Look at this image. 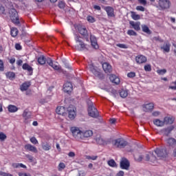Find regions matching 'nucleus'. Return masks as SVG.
Returning a JSON list of instances; mask_svg holds the SVG:
<instances>
[{"instance_id":"nucleus-31","label":"nucleus","mask_w":176,"mask_h":176,"mask_svg":"<svg viewBox=\"0 0 176 176\" xmlns=\"http://www.w3.org/2000/svg\"><path fill=\"white\" fill-rule=\"evenodd\" d=\"M167 144L169 146H175L176 145V140L175 138H170L166 140Z\"/></svg>"},{"instance_id":"nucleus-17","label":"nucleus","mask_w":176,"mask_h":176,"mask_svg":"<svg viewBox=\"0 0 176 176\" xmlns=\"http://www.w3.org/2000/svg\"><path fill=\"white\" fill-rule=\"evenodd\" d=\"M91 45L94 49H98L100 46H98V43H97V38L96 36L91 35L90 36Z\"/></svg>"},{"instance_id":"nucleus-34","label":"nucleus","mask_w":176,"mask_h":176,"mask_svg":"<svg viewBox=\"0 0 176 176\" xmlns=\"http://www.w3.org/2000/svg\"><path fill=\"white\" fill-rule=\"evenodd\" d=\"M6 76L8 78V79H10V80H13L16 76V74L14 72H8L6 73Z\"/></svg>"},{"instance_id":"nucleus-37","label":"nucleus","mask_w":176,"mask_h":176,"mask_svg":"<svg viewBox=\"0 0 176 176\" xmlns=\"http://www.w3.org/2000/svg\"><path fill=\"white\" fill-rule=\"evenodd\" d=\"M131 17L133 20H140L141 19V16L134 11L131 12Z\"/></svg>"},{"instance_id":"nucleus-47","label":"nucleus","mask_w":176,"mask_h":176,"mask_svg":"<svg viewBox=\"0 0 176 176\" xmlns=\"http://www.w3.org/2000/svg\"><path fill=\"white\" fill-rule=\"evenodd\" d=\"M30 142H32V144H34V145H36V144H38V140H36V138L35 137H32L30 138Z\"/></svg>"},{"instance_id":"nucleus-59","label":"nucleus","mask_w":176,"mask_h":176,"mask_svg":"<svg viewBox=\"0 0 176 176\" xmlns=\"http://www.w3.org/2000/svg\"><path fill=\"white\" fill-rule=\"evenodd\" d=\"M0 14H5V7L0 6Z\"/></svg>"},{"instance_id":"nucleus-10","label":"nucleus","mask_w":176,"mask_h":176,"mask_svg":"<svg viewBox=\"0 0 176 176\" xmlns=\"http://www.w3.org/2000/svg\"><path fill=\"white\" fill-rule=\"evenodd\" d=\"M159 6L161 10H164V9H168V8H170V1L159 0Z\"/></svg>"},{"instance_id":"nucleus-24","label":"nucleus","mask_w":176,"mask_h":176,"mask_svg":"<svg viewBox=\"0 0 176 176\" xmlns=\"http://www.w3.org/2000/svg\"><path fill=\"white\" fill-rule=\"evenodd\" d=\"M87 68L88 69H89V71H91V72H92V74H94V75H95V76H98V75H100V72L97 71V69L94 67V65L91 63L88 65Z\"/></svg>"},{"instance_id":"nucleus-12","label":"nucleus","mask_w":176,"mask_h":176,"mask_svg":"<svg viewBox=\"0 0 176 176\" xmlns=\"http://www.w3.org/2000/svg\"><path fill=\"white\" fill-rule=\"evenodd\" d=\"M104 10L107 14L108 17H115V10L111 6L104 7Z\"/></svg>"},{"instance_id":"nucleus-50","label":"nucleus","mask_w":176,"mask_h":176,"mask_svg":"<svg viewBox=\"0 0 176 176\" xmlns=\"http://www.w3.org/2000/svg\"><path fill=\"white\" fill-rule=\"evenodd\" d=\"M136 10L139 12H145V8L142 7V6H138L136 7Z\"/></svg>"},{"instance_id":"nucleus-53","label":"nucleus","mask_w":176,"mask_h":176,"mask_svg":"<svg viewBox=\"0 0 176 176\" xmlns=\"http://www.w3.org/2000/svg\"><path fill=\"white\" fill-rule=\"evenodd\" d=\"M65 7V3H64V1H60L58 3V8H60V9H64Z\"/></svg>"},{"instance_id":"nucleus-56","label":"nucleus","mask_w":176,"mask_h":176,"mask_svg":"<svg viewBox=\"0 0 176 176\" xmlns=\"http://www.w3.org/2000/svg\"><path fill=\"white\" fill-rule=\"evenodd\" d=\"M25 123H28V120L31 119V116L28 115L26 117H23Z\"/></svg>"},{"instance_id":"nucleus-3","label":"nucleus","mask_w":176,"mask_h":176,"mask_svg":"<svg viewBox=\"0 0 176 176\" xmlns=\"http://www.w3.org/2000/svg\"><path fill=\"white\" fill-rule=\"evenodd\" d=\"M74 41L76 42L74 45L76 50H78V52H83V50H87V45L83 42V38L81 36L74 34Z\"/></svg>"},{"instance_id":"nucleus-52","label":"nucleus","mask_w":176,"mask_h":176,"mask_svg":"<svg viewBox=\"0 0 176 176\" xmlns=\"http://www.w3.org/2000/svg\"><path fill=\"white\" fill-rule=\"evenodd\" d=\"M0 140L1 141H5L6 140V135L3 133H0Z\"/></svg>"},{"instance_id":"nucleus-51","label":"nucleus","mask_w":176,"mask_h":176,"mask_svg":"<svg viewBox=\"0 0 176 176\" xmlns=\"http://www.w3.org/2000/svg\"><path fill=\"white\" fill-rule=\"evenodd\" d=\"M116 46L118 47H120V49H127V45H125V44L118 43V44L116 45Z\"/></svg>"},{"instance_id":"nucleus-64","label":"nucleus","mask_w":176,"mask_h":176,"mask_svg":"<svg viewBox=\"0 0 176 176\" xmlns=\"http://www.w3.org/2000/svg\"><path fill=\"white\" fill-rule=\"evenodd\" d=\"M69 157H75V153L71 151L68 153Z\"/></svg>"},{"instance_id":"nucleus-38","label":"nucleus","mask_w":176,"mask_h":176,"mask_svg":"<svg viewBox=\"0 0 176 176\" xmlns=\"http://www.w3.org/2000/svg\"><path fill=\"white\" fill-rule=\"evenodd\" d=\"M42 148L44 151H50V149H52V146L47 142L42 143Z\"/></svg>"},{"instance_id":"nucleus-14","label":"nucleus","mask_w":176,"mask_h":176,"mask_svg":"<svg viewBox=\"0 0 176 176\" xmlns=\"http://www.w3.org/2000/svg\"><path fill=\"white\" fill-rule=\"evenodd\" d=\"M130 25H131V28H134L135 31H140L141 30V22L138 21V22H134L133 21H131L129 22Z\"/></svg>"},{"instance_id":"nucleus-40","label":"nucleus","mask_w":176,"mask_h":176,"mask_svg":"<svg viewBox=\"0 0 176 176\" xmlns=\"http://www.w3.org/2000/svg\"><path fill=\"white\" fill-rule=\"evenodd\" d=\"M64 168H65V164H64L63 162H60L58 166V171H63Z\"/></svg>"},{"instance_id":"nucleus-44","label":"nucleus","mask_w":176,"mask_h":176,"mask_svg":"<svg viewBox=\"0 0 176 176\" xmlns=\"http://www.w3.org/2000/svg\"><path fill=\"white\" fill-rule=\"evenodd\" d=\"M45 63H47V65H50V67H52V65H53V60H52V58H47V59H45Z\"/></svg>"},{"instance_id":"nucleus-21","label":"nucleus","mask_w":176,"mask_h":176,"mask_svg":"<svg viewBox=\"0 0 176 176\" xmlns=\"http://www.w3.org/2000/svg\"><path fill=\"white\" fill-rule=\"evenodd\" d=\"M175 120V118L173 116H166L164 118V124H173L174 123V121Z\"/></svg>"},{"instance_id":"nucleus-19","label":"nucleus","mask_w":176,"mask_h":176,"mask_svg":"<svg viewBox=\"0 0 176 176\" xmlns=\"http://www.w3.org/2000/svg\"><path fill=\"white\" fill-rule=\"evenodd\" d=\"M109 78L111 82H112V83H114V85H119V83H120V78H119V76L115 74L110 75Z\"/></svg>"},{"instance_id":"nucleus-26","label":"nucleus","mask_w":176,"mask_h":176,"mask_svg":"<svg viewBox=\"0 0 176 176\" xmlns=\"http://www.w3.org/2000/svg\"><path fill=\"white\" fill-rule=\"evenodd\" d=\"M56 112L58 115H62L64 116L65 115V107H58L56 109Z\"/></svg>"},{"instance_id":"nucleus-1","label":"nucleus","mask_w":176,"mask_h":176,"mask_svg":"<svg viewBox=\"0 0 176 176\" xmlns=\"http://www.w3.org/2000/svg\"><path fill=\"white\" fill-rule=\"evenodd\" d=\"M70 131L74 138L78 141L87 140V138L93 137V131L91 130L82 131L79 127L73 126L70 129Z\"/></svg>"},{"instance_id":"nucleus-20","label":"nucleus","mask_w":176,"mask_h":176,"mask_svg":"<svg viewBox=\"0 0 176 176\" xmlns=\"http://www.w3.org/2000/svg\"><path fill=\"white\" fill-rule=\"evenodd\" d=\"M102 68L106 74H111L112 72V66L108 63H104L102 64Z\"/></svg>"},{"instance_id":"nucleus-36","label":"nucleus","mask_w":176,"mask_h":176,"mask_svg":"<svg viewBox=\"0 0 176 176\" xmlns=\"http://www.w3.org/2000/svg\"><path fill=\"white\" fill-rule=\"evenodd\" d=\"M142 30L143 32H145L148 35H151V34H152V32H151V30H149V28L146 25H142Z\"/></svg>"},{"instance_id":"nucleus-25","label":"nucleus","mask_w":176,"mask_h":176,"mask_svg":"<svg viewBox=\"0 0 176 176\" xmlns=\"http://www.w3.org/2000/svg\"><path fill=\"white\" fill-rule=\"evenodd\" d=\"M170 47H171V45L170 44V43L166 42L161 47V49L162 50H164L165 53H169Z\"/></svg>"},{"instance_id":"nucleus-29","label":"nucleus","mask_w":176,"mask_h":176,"mask_svg":"<svg viewBox=\"0 0 176 176\" xmlns=\"http://www.w3.org/2000/svg\"><path fill=\"white\" fill-rule=\"evenodd\" d=\"M37 61L40 65H45L46 64V58L45 56L41 55L38 58Z\"/></svg>"},{"instance_id":"nucleus-58","label":"nucleus","mask_w":176,"mask_h":176,"mask_svg":"<svg viewBox=\"0 0 176 176\" xmlns=\"http://www.w3.org/2000/svg\"><path fill=\"white\" fill-rule=\"evenodd\" d=\"M18 175L19 176H31V174L26 173H19Z\"/></svg>"},{"instance_id":"nucleus-33","label":"nucleus","mask_w":176,"mask_h":176,"mask_svg":"<svg viewBox=\"0 0 176 176\" xmlns=\"http://www.w3.org/2000/svg\"><path fill=\"white\" fill-rule=\"evenodd\" d=\"M10 34L13 38H16V36H17V34H19V30H17V28H11Z\"/></svg>"},{"instance_id":"nucleus-43","label":"nucleus","mask_w":176,"mask_h":176,"mask_svg":"<svg viewBox=\"0 0 176 176\" xmlns=\"http://www.w3.org/2000/svg\"><path fill=\"white\" fill-rule=\"evenodd\" d=\"M87 21H89V23H95L96 22V19H94V17H93L91 16H88L87 17Z\"/></svg>"},{"instance_id":"nucleus-11","label":"nucleus","mask_w":176,"mask_h":176,"mask_svg":"<svg viewBox=\"0 0 176 176\" xmlns=\"http://www.w3.org/2000/svg\"><path fill=\"white\" fill-rule=\"evenodd\" d=\"M67 111L69 113V119H71L72 120H74V118H76V109L74 108V107L73 105H70L67 108Z\"/></svg>"},{"instance_id":"nucleus-42","label":"nucleus","mask_w":176,"mask_h":176,"mask_svg":"<svg viewBox=\"0 0 176 176\" xmlns=\"http://www.w3.org/2000/svg\"><path fill=\"white\" fill-rule=\"evenodd\" d=\"M51 67L53 68V69H55V71H60V69H61V67H60V65H56L54 63H53Z\"/></svg>"},{"instance_id":"nucleus-55","label":"nucleus","mask_w":176,"mask_h":176,"mask_svg":"<svg viewBox=\"0 0 176 176\" xmlns=\"http://www.w3.org/2000/svg\"><path fill=\"white\" fill-rule=\"evenodd\" d=\"M128 78H134L135 77V72H130L127 74Z\"/></svg>"},{"instance_id":"nucleus-48","label":"nucleus","mask_w":176,"mask_h":176,"mask_svg":"<svg viewBox=\"0 0 176 176\" xmlns=\"http://www.w3.org/2000/svg\"><path fill=\"white\" fill-rule=\"evenodd\" d=\"M0 71L3 72L5 71V67L3 65V60L0 59Z\"/></svg>"},{"instance_id":"nucleus-23","label":"nucleus","mask_w":176,"mask_h":176,"mask_svg":"<svg viewBox=\"0 0 176 176\" xmlns=\"http://www.w3.org/2000/svg\"><path fill=\"white\" fill-rule=\"evenodd\" d=\"M153 108H155V104L153 103H148L143 105L144 112H149V111H152Z\"/></svg>"},{"instance_id":"nucleus-22","label":"nucleus","mask_w":176,"mask_h":176,"mask_svg":"<svg viewBox=\"0 0 176 176\" xmlns=\"http://www.w3.org/2000/svg\"><path fill=\"white\" fill-rule=\"evenodd\" d=\"M22 69H24V71H28L30 75H32L34 69L28 63H24L22 66Z\"/></svg>"},{"instance_id":"nucleus-7","label":"nucleus","mask_w":176,"mask_h":176,"mask_svg":"<svg viewBox=\"0 0 176 176\" xmlns=\"http://www.w3.org/2000/svg\"><path fill=\"white\" fill-rule=\"evenodd\" d=\"M75 28H77L78 30V32L80 34V35H82L87 41L89 39V34H87V30H86V28L78 25H75Z\"/></svg>"},{"instance_id":"nucleus-13","label":"nucleus","mask_w":176,"mask_h":176,"mask_svg":"<svg viewBox=\"0 0 176 176\" xmlns=\"http://www.w3.org/2000/svg\"><path fill=\"white\" fill-rule=\"evenodd\" d=\"M135 61L137 64H144V63L147 61V58H146V56L140 54V55H138L135 57Z\"/></svg>"},{"instance_id":"nucleus-57","label":"nucleus","mask_w":176,"mask_h":176,"mask_svg":"<svg viewBox=\"0 0 176 176\" xmlns=\"http://www.w3.org/2000/svg\"><path fill=\"white\" fill-rule=\"evenodd\" d=\"M28 113H29L28 110L27 109L24 110L22 114L23 118H27V116H28Z\"/></svg>"},{"instance_id":"nucleus-61","label":"nucleus","mask_w":176,"mask_h":176,"mask_svg":"<svg viewBox=\"0 0 176 176\" xmlns=\"http://www.w3.org/2000/svg\"><path fill=\"white\" fill-rule=\"evenodd\" d=\"M116 176H124V172L123 170H120L117 174Z\"/></svg>"},{"instance_id":"nucleus-8","label":"nucleus","mask_w":176,"mask_h":176,"mask_svg":"<svg viewBox=\"0 0 176 176\" xmlns=\"http://www.w3.org/2000/svg\"><path fill=\"white\" fill-rule=\"evenodd\" d=\"M155 153L160 159H163L167 156V151L164 148H157L155 150Z\"/></svg>"},{"instance_id":"nucleus-6","label":"nucleus","mask_w":176,"mask_h":176,"mask_svg":"<svg viewBox=\"0 0 176 176\" xmlns=\"http://www.w3.org/2000/svg\"><path fill=\"white\" fill-rule=\"evenodd\" d=\"M113 145L116 148H124L127 146V142L123 138H118L113 142Z\"/></svg>"},{"instance_id":"nucleus-18","label":"nucleus","mask_w":176,"mask_h":176,"mask_svg":"<svg viewBox=\"0 0 176 176\" xmlns=\"http://www.w3.org/2000/svg\"><path fill=\"white\" fill-rule=\"evenodd\" d=\"M25 149L29 151V152H32L33 153H38V149L34 146L28 144L25 145Z\"/></svg>"},{"instance_id":"nucleus-32","label":"nucleus","mask_w":176,"mask_h":176,"mask_svg":"<svg viewBox=\"0 0 176 176\" xmlns=\"http://www.w3.org/2000/svg\"><path fill=\"white\" fill-rule=\"evenodd\" d=\"M12 167L14 168H27V166L21 163H14L12 164Z\"/></svg>"},{"instance_id":"nucleus-4","label":"nucleus","mask_w":176,"mask_h":176,"mask_svg":"<svg viewBox=\"0 0 176 176\" xmlns=\"http://www.w3.org/2000/svg\"><path fill=\"white\" fill-rule=\"evenodd\" d=\"M9 14L12 22L16 25H19V24H20V19H19V13L17 12V10L14 8H10L9 10Z\"/></svg>"},{"instance_id":"nucleus-62","label":"nucleus","mask_w":176,"mask_h":176,"mask_svg":"<svg viewBox=\"0 0 176 176\" xmlns=\"http://www.w3.org/2000/svg\"><path fill=\"white\" fill-rule=\"evenodd\" d=\"M15 49L16 50H21V45L20 44H19V43H16L15 45Z\"/></svg>"},{"instance_id":"nucleus-63","label":"nucleus","mask_w":176,"mask_h":176,"mask_svg":"<svg viewBox=\"0 0 176 176\" xmlns=\"http://www.w3.org/2000/svg\"><path fill=\"white\" fill-rule=\"evenodd\" d=\"M86 174L85 173L84 170H79L78 171V176H85Z\"/></svg>"},{"instance_id":"nucleus-16","label":"nucleus","mask_w":176,"mask_h":176,"mask_svg":"<svg viewBox=\"0 0 176 176\" xmlns=\"http://www.w3.org/2000/svg\"><path fill=\"white\" fill-rule=\"evenodd\" d=\"M174 130V126L170 125L168 127L164 128L161 130V133L164 134V135H169V134Z\"/></svg>"},{"instance_id":"nucleus-2","label":"nucleus","mask_w":176,"mask_h":176,"mask_svg":"<svg viewBox=\"0 0 176 176\" xmlns=\"http://www.w3.org/2000/svg\"><path fill=\"white\" fill-rule=\"evenodd\" d=\"M134 158L136 162H142V160H145L146 162H148V160H151L152 163H155V162H157L156 157H155V155H153V154H152V153H150V155L148 153H146L144 155L136 153L134 155Z\"/></svg>"},{"instance_id":"nucleus-41","label":"nucleus","mask_w":176,"mask_h":176,"mask_svg":"<svg viewBox=\"0 0 176 176\" xmlns=\"http://www.w3.org/2000/svg\"><path fill=\"white\" fill-rule=\"evenodd\" d=\"M127 34L128 35H129L130 36H137V32H135L134 30H129L127 31Z\"/></svg>"},{"instance_id":"nucleus-9","label":"nucleus","mask_w":176,"mask_h":176,"mask_svg":"<svg viewBox=\"0 0 176 176\" xmlns=\"http://www.w3.org/2000/svg\"><path fill=\"white\" fill-rule=\"evenodd\" d=\"M120 166L122 170H129L130 162L128 159L122 158L120 161Z\"/></svg>"},{"instance_id":"nucleus-35","label":"nucleus","mask_w":176,"mask_h":176,"mask_svg":"<svg viewBox=\"0 0 176 176\" xmlns=\"http://www.w3.org/2000/svg\"><path fill=\"white\" fill-rule=\"evenodd\" d=\"M120 96L122 98H126V97H127V96H129V90L122 89L120 91Z\"/></svg>"},{"instance_id":"nucleus-27","label":"nucleus","mask_w":176,"mask_h":176,"mask_svg":"<svg viewBox=\"0 0 176 176\" xmlns=\"http://www.w3.org/2000/svg\"><path fill=\"white\" fill-rule=\"evenodd\" d=\"M153 124L157 126V127H163L164 124V120H162L160 119H155L153 120Z\"/></svg>"},{"instance_id":"nucleus-54","label":"nucleus","mask_w":176,"mask_h":176,"mask_svg":"<svg viewBox=\"0 0 176 176\" xmlns=\"http://www.w3.org/2000/svg\"><path fill=\"white\" fill-rule=\"evenodd\" d=\"M138 1L139 2V3H140V5H143V6H146V0H138Z\"/></svg>"},{"instance_id":"nucleus-39","label":"nucleus","mask_w":176,"mask_h":176,"mask_svg":"<svg viewBox=\"0 0 176 176\" xmlns=\"http://www.w3.org/2000/svg\"><path fill=\"white\" fill-rule=\"evenodd\" d=\"M107 164L110 166V167H116V162H115L114 160H110L107 162Z\"/></svg>"},{"instance_id":"nucleus-60","label":"nucleus","mask_w":176,"mask_h":176,"mask_svg":"<svg viewBox=\"0 0 176 176\" xmlns=\"http://www.w3.org/2000/svg\"><path fill=\"white\" fill-rule=\"evenodd\" d=\"M27 159H28V160H30V162H34V157H32L30 155H26Z\"/></svg>"},{"instance_id":"nucleus-28","label":"nucleus","mask_w":176,"mask_h":176,"mask_svg":"<svg viewBox=\"0 0 176 176\" xmlns=\"http://www.w3.org/2000/svg\"><path fill=\"white\" fill-rule=\"evenodd\" d=\"M8 110L10 113H15L19 111V108L13 104H10L8 106Z\"/></svg>"},{"instance_id":"nucleus-30","label":"nucleus","mask_w":176,"mask_h":176,"mask_svg":"<svg viewBox=\"0 0 176 176\" xmlns=\"http://www.w3.org/2000/svg\"><path fill=\"white\" fill-rule=\"evenodd\" d=\"M30 86H31V83L28 82L23 83L21 86V91H26V90H28V87H30Z\"/></svg>"},{"instance_id":"nucleus-15","label":"nucleus","mask_w":176,"mask_h":176,"mask_svg":"<svg viewBox=\"0 0 176 176\" xmlns=\"http://www.w3.org/2000/svg\"><path fill=\"white\" fill-rule=\"evenodd\" d=\"M72 83L67 82L63 85V90L65 93H71L72 91Z\"/></svg>"},{"instance_id":"nucleus-45","label":"nucleus","mask_w":176,"mask_h":176,"mask_svg":"<svg viewBox=\"0 0 176 176\" xmlns=\"http://www.w3.org/2000/svg\"><path fill=\"white\" fill-rule=\"evenodd\" d=\"M144 71H146V72H151V71H152V67H151V65H144Z\"/></svg>"},{"instance_id":"nucleus-5","label":"nucleus","mask_w":176,"mask_h":176,"mask_svg":"<svg viewBox=\"0 0 176 176\" xmlns=\"http://www.w3.org/2000/svg\"><path fill=\"white\" fill-rule=\"evenodd\" d=\"M88 115L91 118H98V111L94 107L93 102H88Z\"/></svg>"},{"instance_id":"nucleus-49","label":"nucleus","mask_w":176,"mask_h":176,"mask_svg":"<svg viewBox=\"0 0 176 176\" xmlns=\"http://www.w3.org/2000/svg\"><path fill=\"white\" fill-rule=\"evenodd\" d=\"M157 72L159 74V75H164V74L167 72V70H166V69H159L157 71Z\"/></svg>"},{"instance_id":"nucleus-46","label":"nucleus","mask_w":176,"mask_h":176,"mask_svg":"<svg viewBox=\"0 0 176 176\" xmlns=\"http://www.w3.org/2000/svg\"><path fill=\"white\" fill-rule=\"evenodd\" d=\"M98 156L94 155V156H90V155H87L86 159L88 160H97Z\"/></svg>"}]
</instances>
